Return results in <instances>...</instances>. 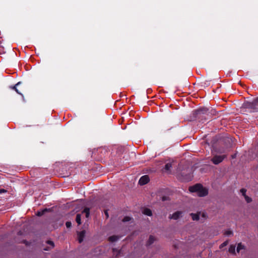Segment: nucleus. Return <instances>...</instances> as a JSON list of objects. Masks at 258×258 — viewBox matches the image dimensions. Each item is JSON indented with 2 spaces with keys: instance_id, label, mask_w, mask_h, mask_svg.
<instances>
[{
  "instance_id": "obj_1",
  "label": "nucleus",
  "mask_w": 258,
  "mask_h": 258,
  "mask_svg": "<svg viewBox=\"0 0 258 258\" xmlns=\"http://www.w3.org/2000/svg\"><path fill=\"white\" fill-rule=\"evenodd\" d=\"M189 190L191 192H196L200 197H204L208 195V189L204 187L200 184H197L189 187Z\"/></svg>"
},
{
  "instance_id": "obj_2",
  "label": "nucleus",
  "mask_w": 258,
  "mask_h": 258,
  "mask_svg": "<svg viewBox=\"0 0 258 258\" xmlns=\"http://www.w3.org/2000/svg\"><path fill=\"white\" fill-rule=\"evenodd\" d=\"M193 220H201L204 221L207 218V214L204 212H199L198 214H190Z\"/></svg>"
},
{
  "instance_id": "obj_3",
  "label": "nucleus",
  "mask_w": 258,
  "mask_h": 258,
  "mask_svg": "<svg viewBox=\"0 0 258 258\" xmlns=\"http://www.w3.org/2000/svg\"><path fill=\"white\" fill-rule=\"evenodd\" d=\"M226 157V155H215L212 158L211 161L214 164L217 165L222 162Z\"/></svg>"
},
{
  "instance_id": "obj_4",
  "label": "nucleus",
  "mask_w": 258,
  "mask_h": 258,
  "mask_svg": "<svg viewBox=\"0 0 258 258\" xmlns=\"http://www.w3.org/2000/svg\"><path fill=\"white\" fill-rule=\"evenodd\" d=\"M149 177L148 175H144L140 178L139 183L140 185H144L147 184L149 181Z\"/></svg>"
},
{
  "instance_id": "obj_5",
  "label": "nucleus",
  "mask_w": 258,
  "mask_h": 258,
  "mask_svg": "<svg viewBox=\"0 0 258 258\" xmlns=\"http://www.w3.org/2000/svg\"><path fill=\"white\" fill-rule=\"evenodd\" d=\"M258 105V98L250 102H246L245 106L247 107H253Z\"/></svg>"
},
{
  "instance_id": "obj_6",
  "label": "nucleus",
  "mask_w": 258,
  "mask_h": 258,
  "mask_svg": "<svg viewBox=\"0 0 258 258\" xmlns=\"http://www.w3.org/2000/svg\"><path fill=\"white\" fill-rule=\"evenodd\" d=\"M182 213L180 211H177L174 213L172 215L169 216L170 219H172L174 220L178 219L181 216Z\"/></svg>"
},
{
  "instance_id": "obj_7",
  "label": "nucleus",
  "mask_w": 258,
  "mask_h": 258,
  "mask_svg": "<svg viewBox=\"0 0 258 258\" xmlns=\"http://www.w3.org/2000/svg\"><path fill=\"white\" fill-rule=\"evenodd\" d=\"M85 235V232L84 231L80 232L78 234V240L80 243L83 241V238Z\"/></svg>"
},
{
  "instance_id": "obj_8",
  "label": "nucleus",
  "mask_w": 258,
  "mask_h": 258,
  "mask_svg": "<svg viewBox=\"0 0 258 258\" xmlns=\"http://www.w3.org/2000/svg\"><path fill=\"white\" fill-rule=\"evenodd\" d=\"M142 212L144 214L149 216H151L152 214L151 210L148 208L144 209Z\"/></svg>"
},
{
  "instance_id": "obj_9",
  "label": "nucleus",
  "mask_w": 258,
  "mask_h": 258,
  "mask_svg": "<svg viewBox=\"0 0 258 258\" xmlns=\"http://www.w3.org/2000/svg\"><path fill=\"white\" fill-rule=\"evenodd\" d=\"M21 84V82H19L18 83H17L15 86H13V87H11V88L14 90H15L16 91V92L19 94H20V95H22V94L21 93V92H20L19 91V90L17 89V87L20 84Z\"/></svg>"
},
{
  "instance_id": "obj_10",
  "label": "nucleus",
  "mask_w": 258,
  "mask_h": 258,
  "mask_svg": "<svg viewBox=\"0 0 258 258\" xmlns=\"http://www.w3.org/2000/svg\"><path fill=\"white\" fill-rule=\"evenodd\" d=\"M155 240V238L153 236H150L147 242V245H151Z\"/></svg>"
},
{
  "instance_id": "obj_11",
  "label": "nucleus",
  "mask_w": 258,
  "mask_h": 258,
  "mask_svg": "<svg viewBox=\"0 0 258 258\" xmlns=\"http://www.w3.org/2000/svg\"><path fill=\"white\" fill-rule=\"evenodd\" d=\"M83 213H85V215H86V218H88L89 216V215H90V210H89V208H85L83 212Z\"/></svg>"
},
{
  "instance_id": "obj_12",
  "label": "nucleus",
  "mask_w": 258,
  "mask_h": 258,
  "mask_svg": "<svg viewBox=\"0 0 258 258\" xmlns=\"http://www.w3.org/2000/svg\"><path fill=\"white\" fill-rule=\"evenodd\" d=\"M118 239V237L116 236H110L109 237V241H111V242H114V241H116L117 239Z\"/></svg>"
},
{
  "instance_id": "obj_13",
  "label": "nucleus",
  "mask_w": 258,
  "mask_h": 258,
  "mask_svg": "<svg viewBox=\"0 0 258 258\" xmlns=\"http://www.w3.org/2000/svg\"><path fill=\"white\" fill-rule=\"evenodd\" d=\"M76 222L77 223L80 225L81 223V218L80 214H77L76 216Z\"/></svg>"
},
{
  "instance_id": "obj_14",
  "label": "nucleus",
  "mask_w": 258,
  "mask_h": 258,
  "mask_svg": "<svg viewBox=\"0 0 258 258\" xmlns=\"http://www.w3.org/2000/svg\"><path fill=\"white\" fill-rule=\"evenodd\" d=\"M244 248V246L241 243H239L237 245L236 250L238 252H239L241 249Z\"/></svg>"
},
{
  "instance_id": "obj_15",
  "label": "nucleus",
  "mask_w": 258,
  "mask_h": 258,
  "mask_svg": "<svg viewBox=\"0 0 258 258\" xmlns=\"http://www.w3.org/2000/svg\"><path fill=\"white\" fill-rule=\"evenodd\" d=\"M47 211V209H44L43 210L41 211H38L37 212V214L36 215L38 216H42L45 212H46Z\"/></svg>"
},
{
  "instance_id": "obj_16",
  "label": "nucleus",
  "mask_w": 258,
  "mask_h": 258,
  "mask_svg": "<svg viewBox=\"0 0 258 258\" xmlns=\"http://www.w3.org/2000/svg\"><path fill=\"white\" fill-rule=\"evenodd\" d=\"M235 246L234 245H231L229 248V251L231 253L235 252Z\"/></svg>"
},
{
  "instance_id": "obj_17",
  "label": "nucleus",
  "mask_w": 258,
  "mask_h": 258,
  "mask_svg": "<svg viewBox=\"0 0 258 258\" xmlns=\"http://www.w3.org/2000/svg\"><path fill=\"white\" fill-rule=\"evenodd\" d=\"M172 165H171V163H167L166 165H165V169L166 170H169L171 168Z\"/></svg>"
},
{
  "instance_id": "obj_18",
  "label": "nucleus",
  "mask_w": 258,
  "mask_h": 258,
  "mask_svg": "<svg viewBox=\"0 0 258 258\" xmlns=\"http://www.w3.org/2000/svg\"><path fill=\"white\" fill-rule=\"evenodd\" d=\"M131 220V218L130 217H125L123 220H122V221L123 222H128V221H130V220Z\"/></svg>"
},
{
  "instance_id": "obj_19",
  "label": "nucleus",
  "mask_w": 258,
  "mask_h": 258,
  "mask_svg": "<svg viewBox=\"0 0 258 258\" xmlns=\"http://www.w3.org/2000/svg\"><path fill=\"white\" fill-rule=\"evenodd\" d=\"M245 199L247 203H249L251 201V199L247 197V196H244Z\"/></svg>"
},
{
  "instance_id": "obj_20",
  "label": "nucleus",
  "mask_w": 258,
  "mask_h": 258,
  "mask_svg": "<svg viewBox=\"0 0 258 258\" xmlns=\"http://www.w3.org/2000/svg\"><path fill=\"white\" fill-rule=\"evenodd\" d=\"M240 192L242 194V195L244 197L245 195V193H246V190L245 189H241L240 190Z\"/></svg>"
},
{
  "instance_id": "obj_21",
  "label": "nucleus",
  "mask_w": 258,
  "mask_h": 258,
  "mask_svg": "<svg viewBox=\"0 0 258 258\" xmlns=\"http://www.w3.org/2000/svg\"><path fill=\"white\" fill-rule=\"evenodd\" d=\"M66 225L67 228H70L72 226V223L71 222H67Z\"/></svg>"
},
{
  "instance_id": "obj_22",
  "label": "nucleus",
  "mask_w": 258,
  "mask_h": 258,
  "mask_svg": "<svg viewBox=\"0 0 258 258\" xmlns=\"http://www.w3.org/2000/svg\"><path fill=\"white\" fill-rule=\"evenodd\" d=\"M232 233V231H231L230 230H227L225 232V234L226 235H228V236L231 235Z\"/></svg>"
},
{
  "instance_id": "obj_23",
  "label": "nucleus",
  "mask_w": 258,
  "mask_h": 258,
  "mask_svg": "<svg viewBox=\"0 0 258 258\" xmlns=\"http://www.w3.org/2000/svg\"><path fill=\"white\" fill-rule=\"evenodd\" d=\"M227 241H225L224 242H223L221 245H220V247H223L225 246H226L227 244Z\"/></svg>"
},
{
  "instance_id": "obj_24",
  "label": "nucleus",
  "mask_w": 258,
  "mask_h": 258,
  "mask_svg": "<svg viewBox=\"0 0 258 258\" xmlns=\"http://www.w3.org/2000/svg\"><path fill=\"white\" fill-rule=\"evenodd\" d=\"M48 243L52 246V247L54 246V243L52 241H48Z\"/></svg>"
},
{
  "instance_id": "obj_25",
  "label": "nucleus",
  "mask_w": 258,
  "mask_h": 258,
  "mask_svg": "<svg viewBox=\"0 0 258 258\" xmlns=\"http://www.w3.org/2000/svg\"><path fill=\"white\" fill-rule=\"evenodd\" d=\"M6 190L4 189H0V194L6 192Z\"/></svg>"
},
{
  "instance_id": "obj_26",
  "label": "nucleus",
  "mask_w": 258,
  "mask_h": 258,
  "mask_svg": "<svg viewBox=\"0 0 258 258\" xmlns=\"http://www.w3.org/2000/svg\"><path fill=\"white\" fill-rule=\"evenodd\" d=\"M105 214L106 216H107V217H108V214L107 211H105Z\"/></svg>"
},
{
  "instance_id": "obj_27",
  "label": "nucleus",
  "mask_w": 258,
  "mask_h": 258,
  "mask_svg": "<svg viewBox=\"0 0 258 258\" xmlns=\"http://www.w3.org/2000/svg\"><path fill=\"white\" fill-rule=\"evenodd\" d=\"M234 157H235V155L232 156V158H234Z\"/></svg>"
}]
</instances>
